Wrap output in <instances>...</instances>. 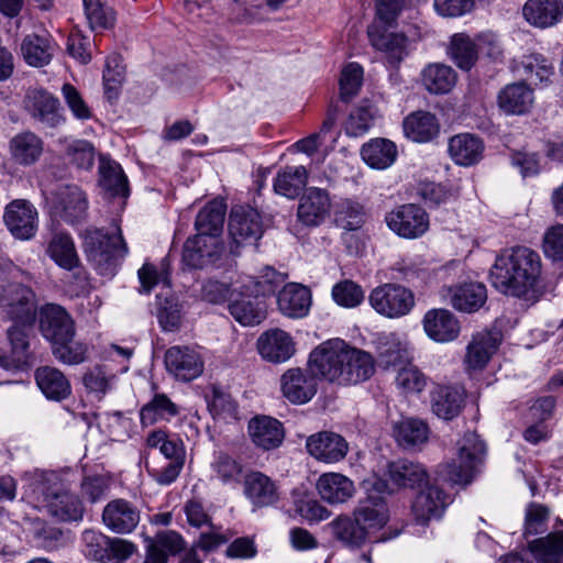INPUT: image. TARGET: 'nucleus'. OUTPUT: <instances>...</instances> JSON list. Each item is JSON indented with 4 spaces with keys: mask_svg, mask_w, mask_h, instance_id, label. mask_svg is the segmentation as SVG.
I'll use <instances>...</instances> for the list:
<instances>
[{
    "mask_svg": "<svg viewBox=\"0 0 563 563\" xmlns=\"http://www.w3.org/2000/svg\"><path fill=\"white\" fill-rule=\"evenodd\" d=\"M492 285L501 294L527 297L539 290L542 276V261L538 252L516 246L504 250L490 268Z\"/></svg>",
    "mask_w": 563,
    "mask_h": 563,
    "instance_id": "nucleus-1",
    "label": "nucleus"
},
{
    "mask_svg": "<svg viewBox=\"0 0 563 563\" xmlns=\"http://www.w3.org/2000/svg\"><path fill=\"white\" fill-rule=\"evenodd\" d=\"M388 520L387 508L382 496L368 495L358 503L353 518L340 516L331 522L334 538L343 545L358 549L365 544L372 531L383 528Z\"/></svg>",
    "mask_w": 563,
    "mask_h": 563,
    "instance_id": "nucleus-2",
    "label": "nucleus"
},
{
    "mask_svg": "<svg viewBox=\"0 0 563 563\" xmlns=\"http://www.w3.org/2000/svg\"><path fill=\"white\" fill-rule=\"evenodd\" d=\"M87 261L99 275L113 277L129 249L118 223L110 228L88 227L80 234Z\"/></svg>",
    "mask_w": 563,
    "mask_h": 563,
    "instance_id": "nucleus-3",
    "label": "nucleus"
},
{
    "mask_svg": "<svg viewBox=\"0 0 563 563\" xmlns=\"http://www.w3.org/2000/svg\"><path fill=\"white\" fill-rule=\"evenodd\" d=\"M33 493L41 499L47 512L64 522L82 520L85 507L55 472H35L32 475Z\"/></svg>",
    "mask_w": 563,
    "mask_h": 563,
    "instance_id": "nucleus-4",
    "label": "nucleus"
},
{
    "mask_svg": "<svg viewBox=\"0 0 563 563\" xmlns=\"http://www.w3.org/2000/svg\"><path fill=\"white\" fill-rule=\"evenodd\" d=\"M369 303L377 313L397 319L407 316L412 310L415 295L402 285L387 283L372 290Z\"/></svg>",
    "mask_w": 563,
    "mask_h": 563,
    "instance_id": "nucleus-5",
    "label": "nucleus"
},
{
    "mask_svg": "<svg viewBox=\"0 0 563 563\" xmlns=\"http://www.w3.org/2000/svg\"><path fill=\"white\" fill-rule=\"evenodd\" d=\"M485 454V444L476 433H465L459 449V463L448 465V479L454 484L472 482Z\"/></svg>",
    "mask_w": 563,
    "mask_h": 563,
    "instance_id": "nucleus-6",
    "label": "nucleus"
},
{
    "mask_svg": "<svg viewBox=\"0 0 563 563\" xmlns=\"http://www.w3.org/2000/svg\"><path fill=\"white\" fill-rule=\"evenodd\" d=\"M0 307L14 322L33 325L36 318V298L34 291L22 284H11L0 296Z\"/></svg>",
    "mask_w": 563,
    "mask_h": 563,
    "instance_id": "nucleus-7",
    "label": "nucleus"
},
{
    "mask_svg": "<svg viewBox=\"0 0 563 563\" xmlns=\"http://www.w3.org/2000/svg\"><path fill=\"white\" fill-rule=\"evenodd\" d=\"M347 345L344 341L329 340L317 346L309 356V368L314 375L336 383L340 378L341 367L346 357Z\"/></svg>",
    "mask_w": 563,
    "mask_h": 563,
    "instance_id": "nucleus-8",
    "label": "nucleus"
},
{
    "mask_svg": "<svg viewBox=\"0 0 563 563\" xmlns=\"http://www.w3.org/2000/svg\"><path fill=\"white\" fill-rule=\"evenodd\" d=\"M229 233L233 254H238L243 245L255 244L263 234L261 214L251 207L233 208L229 218Z\"/></svg>",
    "mask_w": 563,
    "mask_h": 563,
    "instance_id": "nucleus-9",
    "label": "nucleus"
},
{
    "mask_svg": "<svg viewBox=\"0 0 563 563\" xmlns=\"http://www.w3.org/2000/svg\"><path fill=\"white\" fill-rule=\"evenodd\" d=\"M387 227L404 239H418L429 230V216L423 208L406 203L388 212Z\"/></svg>",
    "mask_w": 563,
    "mask_h": 563,
    "instance_id": "nucleus-10",
    "label": "nucleus"
},
{
    "mask_svg": "<svg viewBox=\"0 0 563 563\" xmlns=\"http://www.w3.org/2000/svg\"><path fill=\"white\" fill-rule=\"evenodd\" d=\"M24 107L30 115L45 128L55 129L65 122L58 98L42 88L26 92Z\"/></svg>",
    "mask_w": 563,
    "mask_h": 563,
    "instance_id": "nucleus-11",
    "label": "nucleus"
},
{
    "mask_svg": "<svg viewBox=\"0 0 563 563\" xmlns=\"http://www.w3.org/2000/svg\"><path fill=\"white\" fill-rule=\"evenodd\" d=\"M3 221L14 238L30 240L37 231L38 213L29 200L15 199L5 207Z\"/></svg>",
    "mask_w": 563,
    "mask_h": 563,
    "instance_id": "nucleus-12",
    "label": "nucleus"
},
{
    "mask_svg": "<svg viewBox=\"0 0 563 563\" xmlns=\"http://www.w3.org/2000/svg\"><path fill=\"white\" fill-rule=\"evenodd\" d=\"M40 332L51 344L75 335V323L70 314L59 305L46 303L38 311Z\"/></svg>",
    "mask_w": 563,
    "mask_h": 563,
    "instance_id": "nucleus-13",
    "label": "nucleus"
},
{
    "mask_svg": "<svg viewBox=\"0 0 563 563\" xmlns=\"http://www.w3.org/2000/svg\"><path fill=\"white\" fill-rule=\"evenodd\" d=\"M140 519L139 508L123 498L111 500L102 511V522L110 531L118 534L133 532L140 523Z\"/></svg>",
    "mask_w": 563,
    "mask_h": 563,
    "instance_id": "nucleus-14",
    "label": "nucleus"
},
{
    "mask_svg": "<svg viewBox=\"0 0 563 563\" xmlns=\"http://www.w3.org/2000/svg\"><path fill=\"white\" fill-rule=\"evenodd\" d=\"M284 397L291 404H306L317 393V380L311 371L289 368L280 377Z\"/></svg>",
    "mask_w": 563,
    "mask_h": 563,
    "instance_id": "nucleus-15",
    "label": "nucleus"
},
{
    "mask_svg": "<svg viewBox=\"0 0 563 563\" xmlns=\"http://www.w3.org/2000/svg\"><path fill=\"white\" fill-rule=\"evenodd\" d=\"M167 371L177 379L189 382L203 371V362L200 355L188 346H172L165 353Z\"/></svg>",
    "mask_w": 563,
    "mask_h": 563,
    "instance_id": "nucleus-16",
    "label": "nucleus"
},
{
    "mask_svg": "<svg viewBox=\"0 0 563 563\" xmlns=\"http://www.w3.org/2000/svg\"><path fill=\"white\" fill-rule=\"evenodd\" d=\"M306 448L311 456L324 463L342 461L349 451L346 440L331 431H321L310 435L307 439Z\"/></svg>",
    "mask_w": 563,
    "mask_h": 563,
    "instance_id": "nucleus-17",
    "label": "nucleus"
},
{
    "mask_svg": "<svg viewBox=\"0 0 563 563\" xmlns=\"http://www.w3.org/2000/svg\"><path fill=\"white\" fill-rule=\"evenodd\" d=\"M393 23H384L376 15L373 24L368 26L367 34L373 47L384 52L391 64H397L406 55L407 37L401 33L388 32L387 27Z\"/></svg>",
    "mask_w": 563,
    "mask_h": 563,
    "instance_id": "nucleus-18",
    "label": "nucleus"
},
{
    "mask_svg": "<svg viewBox=\"0 0 563 563\" xmlns=\"http://www.w3.org/2000/svg\"><path fill=\"white\" fill-rule=\"evenodd\" d=\"M393 23H384L376 15L373 24L368 26L367 34L373 47L384 52L391 64H397L406 55L407 37L401 33L388 32L387 27Z\"/></svg>",
    "mask_w": 563,
    "mask_h": 563,
    "instance_id": "nucleus-19",
    "label": "nucleus"
},
{
    "mask_svg": "<svg viewBox=\"0 0 563 563\" xmlns=\"http://www.w3.org/2000/svg\"><path fill=\"white\" fill-rule=\"evenodd\" d=\"M52 212L67 223H76L85 219L87 200L85 194L75 186L60 188L54 197Z\"/></svg>",
    "mask_w": 563,
    "mask_h": 563,
    "instance_id": "nucleus-20",
    "label": "nucleus"
},
{
    "mask_svg": "<svg viewBox=\"0 0 563 563\" xmlns=\"http://www.w3.org/2000/svg\"><path fill=\"white\" fill-rule=\"evenodd\" d=\"M423 485L411 506L416 520L422 525L440 518L448 505V496L439 486L429 484V481Z\"/></svg>",
    "mask_w": 563,
    "mask_h": 563,
    "instance_id": "nucleus-21",
    "label": "nucleus"
},
{
    "mask_svg": "<svg viewBox=\"0 0 563 563\" xmlns=\"http://www.w3.org/2000/svg\"><path fill=\"white\" fill-rule=\"evenodd\" d=\"M331 201L325 190L311 187L300 198L297 217L307 227L320 225L329 216Z\"/></svg>",
    "mask_w": 563,
    "mask_h": 563,
    "instance_id": "nucleus-22",
    "label": "nucleus"
},
{
    "mask_svg": "<svg viewBox=\"0 0 563 563\" xmlns=\"http://www.w3.org/2000/svg\"><path fill=\"white\" fill-rule=\"evenodd\" d=\"M221 255V247L218 239L202 234H196L187 239L184 244L183 260L192 268H202L214 263Z\"/></svg>",
    "mask_w": 563,
    "mask_h": 563,
    "instance_id": "nucleus-23",
    "label": "nucleus"
},
{
    "mask_svg": "<svg viewBox=\"0 0 563 563\" xmlns=\"http://www.w3.org/2000/svg\"><path fill=\"white\" fill-rule=\"evenodd\" d=\"M445 297L451 306L466 313L481 309L487 300V289L483 283L470 282L448 287Z\"/></svg>",
    "mask_w": 563,
    "mask_h": 563,
    "instance_id": "nucleus-24",
    "label": "nucleus"
},
{
    "mask_svg": "<svg viewBox=\"0 0 563 563\" xmlns=\"http://www.w3.org/2000/svg\"><path fill=\"white\" fill-rule=\"evenodd\" d=\"M257 350L264 360L272 363H282L294 355L295 343L292 338L284 330L271 329L258 338Z\"/></svg>",
    "mask_w": 563,
    "mask_h": 563,
    "instance_id": "nucleus-25",
    "label": "nucleus"
},
{
    "mask_svg": "<svg viewBox=\"0 0 563 563\" xmlns=\"http://www.w3.org/2000/svg\"><path fill=\"white\" fill-rule=\"evenodd\" d=\"M247 429L252 442L266 451L278 448L285 438L282 422L269 416L252 418Z\"/></svg>",
    "mask_w": 563,
    "mask_h": 563,
    "instance_id": "nucleus-26",
    "label": "nucleus"
},
{
    "mask_svg": "<svg viewBox=\"0 0 563 563\" xmlns=\"http://www.w3.org/2000/svg\"><path fill=\"white\" fill-rule=\"evenodd\" d=\"M533 102V90L522 81L507 85L497 97L499 109L511 115L528 113L532 109Z\"/></svg>",
    "mask_w": 563,
    "mask_h": 563,
    "instance_id": "nucleus-27",
    "label": "nucleus"
},
{
    "mask_svg": "<svg viewBox=\"0 0 563 563\" xmlns=\"http://www.w3.org/2000/svg\"><path fill=\"white\" fill-rule=\"evenodd\" d=\"M423 329L430 339L444 343L457 338L460 323L449 310L432 309L423 317Z\"/></svg>",
    "mask_w": 563,
    "mask_h": 563,
    "instance_id": "nucleus-28",
    "label": "nucleus"
},
{
    "mask_svg": "<svg viewBox=\"0 0 563 563\" xmlns=\"http://www.w3.org/2000/svg\"><path fill=\"white\" fill-rule=\"evenodd\" d=\"M339 385H352L367 380L375 371L371 354L347 346L346 357L342 364Z\"/></svg>",
    "mask_w": 563,
    "mask_h": 563,
    "instance_id": "nucleus-29",
    "label": "nucleus"
},
{
    "mask_svg": "<svg viewBox=\"0 0 563 563\" xmlns=\"http://www.w3.org/2000/svg\"><path fill=\"white\" fill-rule=\"evenodd\" d=\"M317 489L322 500L340 505L350 500L356 489L353 481L341 473H325L317 481Z\"/></svg>",
    "mask_w": 563,
    "mask_h": 563,
    "instance_id": "nucleus-30",
    "label": "nucleus"
},
{
    "mask_svg": "<svg viewBox=\"0 0 563 563\" xmlns=\"http://www.w3.org/2000/svg\"><path fill=\"white\" fill-rule=\"evenodd\" d=\"M522 14L532 26L551 27L560 22L563 3L561 0H528L522 8Z\"/></svg>",
    "mask_w": 563,
    "mask_h": 563,
    "instance_id": "nucleus-31",
    "label": "nucleus"
},
{
    "mask_svg": "<svg viewBox=\"0 0 563 563\" xmlns=\"http://www.w3.org/2000/svg\"><path fill=\"white\" fill-rule=\"evenodd\" d=\"M31 327L14 322L7 330L10 351L0 352V367L5 369L18 368L26 362L30 345L27 330Z\"/></svg>",
    "mask_w": 563,
    "mask_h": 563,
    "instance_id": "nucleus-32",
    "label": "nucleus"
},
{
    "mask_svg": "<svg viewBox=\"0 0 563 563\" xmlns=\"http://www.w3.org/2000/svg\"><path fill=\"white\" fill-rule=\"evenodd\" d=\"M277 305L283 314L289 318H302L308 313L311 305L310 290L300 284H287L277 295Z\"/></svg>",
    "mask_w": 563,
    "mask_h": 563,
    "instance_id": "nucleus-33",
    "label": "nucleus"
},
{
    "mask_svg": "<svg viewBox=\"0 0 563 563\" xmlns=\"http://www.w3.org/2000/svg\"><path fill=\"white\" fill-rule=\"evenodd\" d=\"M388 481L395 487H421L428 482V473L420 463L409 460H397L390 462L386 473Z\"/></svg>",
    "mask_w": 563,
    "mask_h": 563,
    "instance_id": "nucleus-34",
    "label": "nucleus"
},
{
    "mask_svg": "<svg viewBox=\"0 0 563 563\" xmlns=\"http://www.w3.org/2000/svg\"><path fill=\"white\" fill-rule=\"evenodd\" d=\"M449 153L455 164L461 166H472L482 159L484 143L474 134H457L449 141Z\"/></svg>",
    "mask_w": 563,
    "mask_h": 563,
    "instance_id": "nucleus-35",
    "label": "nucleus"
},
{
    "mask_svg": "<svg viewBox=\"0 0 563 563\" xmlns=\"http://www.w3.org/2000/svg\"><path fill=\"white\" fill-rule=\"evenodd\" d=\"M46 254L60 268L73 271L80 265L75 242L69 233L55 232L47 242Z\"/></svg>",
    "mask_w": 563,
    "mask_h": 563,
    "instance_id": "nucleus-36",
    "label": "nucleus"
},
{
    "mask_svg": "<svg viewBox=\"0 0 563 563\" xmlns=\"http://www.w3.org/2000/svg\"><path fill=\"white\" fill-rule=\"evenodd\" d=\"M409 360L408 344L399 334L383 333L377 338V362L384 368L398 366Z\"/></svg>",
    "mask_w": 563,
    "mask_h": 563,
    "instance_id": "nucleus-37",
    "label": "nucleus"
},
{
    "mask_svg": "<svg viewBox=\"0 0 563 563\" xmlns=\"http://www.w3.org/2000/svg\"><path fill=\"white\" fill-rule=\"evenodd\" d=\"M244 494L257 507H266L278 500L275 483L261 472H251L244 478Z\"/></svg>",
    "mask_w": 563,
    "mask_h": 563,
    "instance_id": "nucleus-38",
    "label": "nucleus"
},
{
    "mask_svg": "<svg viewBox=\"0 0 563 563\" xmlns=\"http://www.w3.org/2000/svg\"><path fill=\"white\" fill-rule=\"evenodd\" d=\"M500 339L498 333L483 331L473 335L467 345L465 362L473 369H482L486 366L492 355L498 349Z\"/></svg>",
    "mask_w": 563,
    "mask_h": 563,
    "instance_id": "nucleus-39",
    "label": "nucleus"
},
{
    "mask_svg": "<svg viewBox=\"0 0 563 563\" xmlns=\"http://www.w3.org/2000/svg\"><path fill=\"white\" fill-rule=\"evenodd\" d=\"M35 379L38 388L47 399L62 401L71 393L69 380L58 368L51 366L38 367L35 372Z\"/></svg>",
    "mask_w": 563,
    "mask_h": 563,
    "instance_id": "nucleus-40",
    "label": "nucleus"
},
{
    "mask_svg": "<svg viewBox=\"0 0 563 563\" xmlns=\"http://www.w3.org/2000/svg\"><path fill=\"white\" fill-rule=\"evenodd\" d=\"M431 409L435 416L444 420L455 418L463 405V393L452 386H435L431 391Z\"/></svg>",
    "mask_w": 563,
    "mask_h": 563,
    "instance_id": "nucleus-41",
    "label": "nucleus"
},
{
    "mask_svg": "<svg viewBox=\"0 0 563 563\" xmlns=\"http://www.w3.org/2000/svg\"><path fill=\"white\" fill-rule=\"evenodd\" d=\"M405 135L415 142H430L440 132V125L434 114L417 111L404 121Z\"/></svg>",
    "mask_w": 563,
    "mask_h": 563,
    "instance_id": "nucleus-42",
    "label": "nucleus"
},
{
    "mask_svg": "<svg viewBox=\"0 0 563 563\" xmlns=\"http://www.w3.org/2000/svg\"><path fill=\"white\" fill-rule=\"evenodd\" d=\"M361 155L372 168L385 169L396 161L397 146L387 139H373L362 146Z\"/></svg>",
    "mask_w": 563,
    "mask_h": 563,
    "instance_id": "nucleus-43",
    "label": "nucleus"
},
{
    "mask_svg": "<svg viewBox=\"0 0 563 563\" xmlns=\"http://www.w3.org/2000/svg\"><path fill=\"white\" fill-rule=\"evenodd\" d=\"M227 206L221 200H212L197 214L195 228L197 234L218 239L223 229Z\"/></svg>",
    "mask_w": 563,
    "mask_h": 563,
    "instance_id": "nucleus-44",
    "label": "nucleus"
},
{
    "mask_svg": "<svg viewBox=\"0 0 563 563\" xmlns=\"http://www.w3.org/2000/svg\"><path fill=\"white\" fill-rule=\"evenodd\" d=\"M99 184L109 195L126 197L128 178L121 166L104 155L99 157Z\"/></svg>",
    "mask_w": 563,
    "mask_h": 563,
    "instance_id": "nucleus-45",
    "label": "nucleus"
},
{
    "mask_svg": "<svg viewBox=\"0 0 563 563\" xmlns=\"http://www.w3.org/2000/svg\"><path fill=\"white\" fill-rule=\"evenodd\" d=\"M10 151L15 163L29 166L43 153V141L33 132H22L10 141Z\"/></svg>",
    "mask_w": 563,
    "mask_h": 563,
    "instance_id": "nucleus-46",
    "label": "nucleus"
},
{
    "mask_svg": "<svg viewBox=\"0 0 563 563\" xmlns=\"http://www.w3.org/2000/svg\"><path fill=\"white\" fill-rule=\"evenodd\" d=\"M537 563H563V531L550 532L528 543Z\"/></svg>",
    "mask_w": 563,
    "mask_h": 563,
    "instance_id": "nucleus-47",
    "label": "nucleus"
},
{
    "mask_svg": "<svg viewBox=\"0 0 563 563\" xmlns=\"http://www.w3.org/2000/svg\"><path fill=\"white\" fill-rule=\"evenodd\" d=\"M179 413V407L165 394H155L140 410L143 427L161 421H170Z\"/></svg>",
    "mask_w": 563,
    "mask_h": 563,
    "instance_id": "nucleus-48",
    "label": "nucleus"
},
{
    "mask_svg": "<svg viewBox=\"0 0 563 563\" xmlns=\"http://www.w3.org/2000/svg\"><path fill=\"white\" fill-rule=\"evenodd\" d=\"M21 53L26 64L33 67L48 65L54 55V45L45 36L26 35L21 43Z\"/></svg>",
    "mask_w": 563,
    "mask_h": 563,
    "instance_id": "nucleus-49",
    "label": "nucleus"
},
{
    "mask_svg": "<svg viewBox=\"0 0 563 563\" xmlns=\"http://www.w3.org/2000/svg\"><path fill=\"white\" fill-rule=\"evenodd\" d=\"M231 316L242 325H256L266 318V310L256 296H241L229 303Z\"/></svg>",
    "mask_w": 563,
    "mask_h": 563,
    "instance_id": "nucleus-50",
    "label": "nucleus"
},
{
    "mask_svg": "<svg viewBox=\"0 0 563 563\" xmlns=\"http://www.w3.org/2000/svg\"><path fill=\"white\" fill-rule=\"evenodd\" d=\"M307 179L308 174L305 166H287L277 173L274 190L277 195L294 199L306 187Z\"/></svg>",
    "mask_w": 563,
    "mask_h": 563,
    "instance_id": "nucleus-51",
    "label": "nucleus"
},
{
    "mask_svg": "<svg viewBox=\"0 0 563 563\" xmlns=\"http://www.w3.org/2000/svg\"><path fill=\"white\" fill-rule=\"evenodd\" d=\"M422 85L431 93H446L455 85V71L443 64H431L422 71Z\"/></svg>",
    "mask_w": 563,
    "mask_h": 563,
    "instance_id": "nucleus-52",
    "label": "nucleus"
},
{
    "mask_svg": "<svg viewBox=\"0 0 563 563\" xmlns=\"http://www.w3.org/2000/svg\"><path fill=\"white\" fill-rule=\"evenodd\" d=\"M394 434L400 446L410 449L428 440L429 428L420 419L405 418L394 426Z\"/></svg>",
    "mask_w": 563,
    "mask_h": 563,
    "instance_id": "nucleus-53",
    "label": "nucleus"
},
{
    "mask_svg": "<svg viewBox=\"0 0 563 563\" xmlns=\"http://www.w3.org/2000/svg\"><path fill=\"white\" fill-rule=\"evenodd\" d=\"M449 55L459 68L470 70L477 59V48L468 35L460 33L452 36Z\"/></svg>",
    "mask_w": 563,
    "mask_h": 563,
    "instance_id": "nucleus-54",
    "label": "nucleus"
},
{
    "mask_svg": "<svg viewBox=\"0 0 563 563\" xmlns=\"http://www.w3.org/2000/svg\"><path fill=\"white\" fill-rule=\"evenodd\" d=\"M52 353L63 364L78 365L86 361L88 345L75 340V335H68L52 344Z\"/></svg>",
    "mask_w": 563,
    "mask_h": 563,
    "instance_id": "nucleus-55",
    "label": "nucleus"
},
{
    "mask_svg": "<svg viewBox=\"0 0 563 563\" xmlns=\"http://www.w3.org/2000/svg\"><path fill=\"white\" fill-rule=\"evenodd\" d=\"M520 67L522 76L533 85L548 82L554 75L552 63L540 54L525 56Z\"/></svg>",
    "mask_w": 563,
    "mask_h": 563,
    "instance_id": "nucleus-56",
    "label": "nucleus"
},
{
    "mask_svg": "<svg viewBox=\"0 0 563 563\" xmlns=\"http://www.w3.org/2000/svg\"><path fill=\"white\" fill-rule=\"evenodd\" d=\"M157 319L164 331H175L181 323V306L178 299L173 296L157 295Z\"/></svg>",
    "mask_w": 563,
    "mask_h": 563,
    "instance_id": "nucleus-57",
    "label": "nucleus"
},
{
    "mask_svg": "<svg viewBox=\"0 0 563 563\" xmlns=\"http://www.w3.org/2000/svg\"><path fill=\"white\" fill-rule=\"evenodd\" d=\"M377 117V110L369 103H364L354 109L344 124L345 133L349 136L357 137L372 128L375 118Z\"/></svg>",
    "mask_w": 563,
    "mask_h": 563,
    "instance_id": "nucleus-58",
    "label": "nucleus"
},
{
    "mask_svg": "<svg viewBox=\"0 0 563 563\" xmlns=\"http://www.w3.org/2000/svg\"><path fill=\"white\" fill-rule=\"evenodd\" d=\"M364 216L363 207L360 203L344 200L336 207L334 221L338 227L352 231L361 228Z\"/></svg>",
    "mask_w": 563,
    "mask_h": 563,
    "instance_id": "nucleus-59",
    "label": "nucleus"
},
{
    "mask_svg": "<svg viewBox=\"0 0 563 563\" xmlns=\"http://www.w3.org/2000/svg\"><path fill=\"white\" fill-rule=\"evenodd\" d=\"M115 378L106 366L96 365L84 374L82 383L90 393L104 395L113 387Z\"/></svg>",
    "mask_w": 563,
    "mask_h": 563,
    "instance_id": "nucleus-60",
    "label": "nucleus"
},
{
    "mask_svg": "<svg viewBox=\"0 0 563 563\" xmlns=\"http://www.w3.org/2000/svg\"><path fill=\"white\" fill-rule=\"evenodd\" d=\"M124 80V67L121 65L118 55L109 56L106 59L103 69L104 93L109 100L117 99L119 87Z\"/></svg>",
    "mask_w": 563,
    "mask_h": 563,
    "instance_id": "nucleus-61",
    "label": "nucleus"
},
{
    "mask_svg": "<svg viewBox=\"0 0 563 563\" xmlns=\"http://www.w3.org/2000/svg\"><path fill=\"white\" fill-rule=\"evenodd\" d=\"M84 553L93 561L108 562L109 537L95 530H85L82 533Z\"/></svg>",
    "mask_w": 563,
    "mask_h": 563,
    "instance_id": "nucleus-62",
    "label": "nucleus"
},
{
    "mask_svg": "<svg viewBox=\"0 0 563 563\" xmlns=\"http://www.w3.org/2000/svg\"><path fill=\"white\" fill-rule=\"evenodd\" d=\"M287 278L286 274L277 272L274 267H264L260 275L253 278L255 296H271L284 285Z\"/></svg>",
    "mask_w": 563,
    "mask_h": 563,
    "instance_id": "nucleus-63",
    "label": "nucleus"
},
{
    "mask_svg": "<svg viewBox=\"0 0 563 563\" xmlns=\"http://www.w3.org/2000/svg\"><path fill=\"white\" fill-rule=\"evenodd\" d=\"M418 195L429 208L439 207L457 197L453 189L431 181L420 184Z\"/></svg>",
    "mask_w": 563,
    "mask_h": 563,
    "instance_id": "nucleus-64",
    "label": "nucleus"
}]
</instances>
